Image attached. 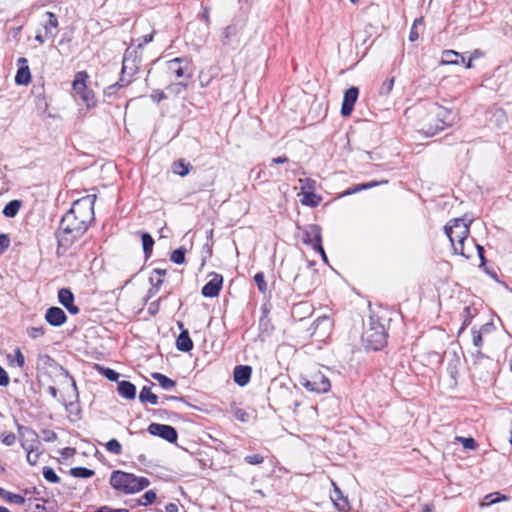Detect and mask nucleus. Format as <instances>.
<instances>
[{
	"mask_svg": "<svg viewBox=\"0 0 512 512\" xmlns=\"http://www.w3.org/2000/svg\"><path fill=\"white\" fill-rule=\"evenodd\" d=\"M93 199L83 198L73 203L71 209L62 217L55 235L58 242V251L69 248L76 240L81 238L88 229L89 223L94 219Z\"/></svg>",
	"mask_w": 512,
	"mask_h": 512,
	"instance_id": "f257e3e1",
	"label": "nucleus"
},
{
	"mask_svg": "<svg viewBox=\"0 0 512 512\" xmlns=\"http://www.w3.org/2000/svg\"><path fill=\"white\" fill-rule=\"evenodd\" d=\"M111 486L125 494L137 493L150 485L146 477H139L120 470L113 471L110 477Z\"/></svg>",
	"mask_w": 512,
	"mask_h": 512,
	"instance_id": "f03ea898",
	"label": "nucleus"
},
{
	"mask_svg": "<svg viewBox=\"0 0 512 512\" xmlns=\"http://www.w3.org/2000/svg\"><path fill=\"white\" fill-rule=\"evenodd\" d=\"M451 112L446 107L432 104L426 118L423 120L421 131L426 136H434L449 125L448 118Z\"/></svg>",
	"mask_w": 512,
	"mask_h": 512,
	"instance_id": "7ed1b4c3",
	"label": "nucleus"
},
{
	"mask_svg": "<svg viewBox=\"0 0 512 512\" xmlns=\"http://www.w3.org/2000/svg\"><path fill=\"white\" fill-rule=\"evenodd\" d=\"M470 223L471 220L455 218L450 220L444 227L445 234L449 238L454 250L461 255H465L463 252V245L469 235Z\"/></svg>",
	"mask_w": 512,
	"mask_h": 512,
	"instance_id": "20e7f679",
	"label": "nucleus"
},
{
	"mask_svg": "<svg viewBox=\"0 0 512 512\" xmlns=\"http://www.w3.org/2000/svg\"><path fill=\"white\" fill-rule=\"evenodd\" d=\"M364 339L367 347L372 350H379L386 344L387 333L379 320L370 318V327L364 332Z\"/></svg>",
	"mask_w": 512,
	"mask_h": 512,
	"instance_id": "39448f33",
	"label": "nucleus"
},
{
	"mask_svg": "<svg viewBox=\"0 0 512 512\" xmlns=\"http://www.w3.org/2000/svg\"><path fill=\"white\" fill-rule=\"evenodd\" d=\"M18 431L21 437L25 439L21 441V447L27 452V462L34 466L37 464L40 453L34 443L37 442V433L29 427L18 426Z\"/></svg>",
	"mask_w": 512,
	"mask_h": 512,
	"instance_id": "423d86ee",
	"label": "nucleus"
},
{
	"mask_svg": "<svg viewBox=\"0 0 512 512\" xmlns=\"http://www.w3.org/2000/svg\"><path fill=\"white\" fill-rule=\"evenodd\" d=\"M140 64L141 54L139 51L136 48L128 47L123 56L121 81H126V84H128L130 78L138 72Z\"/></svg>",
	"mask_w": 512,
	"mask_h": 512,
	"instance_id": "0eeeda50",
	"label": "nucleus"
},
{
	"mask_svg": "<svg viewBox=\"0 0 512 512\" xmlns=\"http://www.w3.org/2000/svg\"><path fill=\"white\" fill-rule=\"evenodd\" d=\"M189 61L184 57H176L167 62L168 72L171 76L176 79H186L189 80L192 78V71L189 70Z\"/></svg>",
	"mask_w": 512,
	"mask_h": 512,
	"instance_id": "6e6552de",
	"label": "nucleus"
},
{
	"mask_svg": "<svg viewBox=\"0 0 512 512\" xmlns=\"http://www.w3.org/2000/svg\"><path fill=\"white\" fill-rule=\"evenodd\" d=\"M302 385L311 392L326 393L331 388L330 380L320 371L312 374L310 378L304 379Z\"/></svg>",
	"mask_w": 512,
	"mask_h": 512,
	"instance_id": "1a4fd4ad",
	"label": "nucleus"
},
{
	"mask_svg": "<svg viewBox=\"0 0 512 512\" xmlns=\"http://www.w3.org/2000/svg\"><path fill=\"white\" fill-rule=\"evenodd\" d=\"M147 431L153 435L158 436L169 443H175L178 439V433L176 429L167 424L151 423Z\"/></svg>",
	"mask_w": 512,
	"mask_h": 512,
	"instance_id": "9d476101",
	"label": "nucleus"
},
{
	"mask_svg": "<svg viewBox=\"0 0 512 512\" xmlns=\"http://www.w3.org/2000/svg\"><path fill=\"white\" fill-rule=\"evenodd\" d=\"M359 89L355 86L350 87L344 92L342 106H341V115L343 117H348L351 115L354 105L358 99Z\"/></svg>",
	"mask_w": 512,
	"mask_h": 512,
	"instance_id": "9b49d317",
	"label": "nucleus"
},
{
	"mask_svg": "<svg viewBox=\"0 0 512 512\" xmlns=\"http://www.w3.org/2000/svg\"><path fill=\"white\" fill-rule=\"evenodd\" d=\"M303 242L312 248L320 247L322 243L321 227L316 224L308 225L303 231Z\"/></svg>",
	"mask_w": 512,
	"mask_h": 512,
	"instance_id": "f8f14e48",
	"label": "nucleus"
},
{
	"mask_svg": "<svg viewBox=\"0 0 512 512\" xmlns=\"http://www.w3.org/2000/svg\"><path fill=\"white\" fill-rule=\"evenodd\" d=\"M223 284V277L220 274H214L213 277L203 286L202 295L207 298L217 297Z\"/></svg>",
	"mask_w": 512,
	"mask_h": 512,
	"instance_id": "ddd939ff",
	"label": "nucleus"
},
{
	"mask_svg": "<svg viewBox=\"0 0 512 512\" xmlns=\"http://www.w3.org/2000/svg\"><path fill=\"white\" fill-rule=\"evenodd\" d=\"M45 320L53 327H60L67 321V316L60 307L52 306L46 310Z\"/></svg>",
	"mask_w": 512,
	"mask_h": 512,
	"instance_id": "4468645a",
	"label": "nucleus"
},
{
	"mask_svg": "<svg viewBox=\"0 0 512 512\" xmlns=\"http://www.w3.org/2000/svg\"><path fill=\"white\" fill-rule=\"evenodd\" d=\"M58 301L70 314L76 315L79 313L78 306L74 304V295L69 288H61L58 291Z\"/></svg>",
	"mask_w": 512,
	"mask_h": 512,
	"instance_id": "2eb2a0df",
	"label": "nucleus"
},
{
	"mask_svg": "<svg viewBox=\"0 0 512 512\" xmlns=\"http://www.w3.org/2000/svg\"><path fill=\"white\" fill-rule=\"evenodd\" d=\"M301 183H305V185H302V199L301 203L306 206L315 207L319 204L320 198L312 191L307 190L308 188L311 189L314 182L310 179H300Z\"/></svg>",
	"mask_w": 512,
	"mask_h": 512,
	"instance_id": "dca6fc26",
	"label": "nucleus"
},
{
	"mask_svg": "<svg viewBox=\"0 0 512 512\" xmlns=\"http://www.w3.org/2000/svg\"><path fill=\"white\" fill-rule=\"evenodd\" d=\"M252 369L248 365L236 366L233 373L235 383L239 386H245L250 381Z\"/></svg>",
	"mask_w": 512,
	"mask_h": 512,
	"instance_id": "f3484780",
	"label": "nucleus"
},
{
	"mask_svg": "<svg viewBox=\"0 0 512 512\" xmlns=\"http://www.w3.org/2000/svg\"><path fill=\"white\" fill-rule=\"evenodd\" d=\"M221 42L224 46H231L239 43L238 28L236 25H229L223 29Z\"/></svg>",
	"mask_w": 512,
	"mask_h": 512,
	"instance_id": "a211bd4d",
	"label": "nucleus"
},
{
	"mask_svg": "<svg viewBox=\"0 0 512 512\" xmlns=\"http://www.w3.org/2000/svg\"><path fill=\"white\" fill-rule=\"evenodd\" d=\"M117 391L119 395L128 400H133L136 397V386L127 380L118 381Z\"/></svg>",
	"mask_w": 512,
	"mask_h": 512,
	"instance_id": "6ab92c4d",
	"label": "nucleus"
},
{
	"mask_svg": "<svg viewBox=\"0 0 512 512\" xmlns=\"http://www.w3.org/2000/svg\"><path fill=\"white\" fill-rule=\"evenodd\" d=\"M492 327H493V324L487 323V324L482 325L480 330H476L475 328H472V330H471L472 342H473V345L477 348V354H479V355L481 354V346H482V342H483L482 335L484 333H489L491 331Z\"/></svg>",
	"mask_w": 512,
	"mask_h": 512,
	"instance_id": "aec40b11",
	"label": "nucleus"
},
{
	"mask_svg": "<svg viewBox=\"0 0 512 512\" xmlns=\"http://www.w3.org/2000/svg\"><path fill=\"white\" fill-rule=\"evenodd\" d=\"M45 15L48 17L47 22L43 24V29L45 32L46 37H55L56 36V30L58 28V20L56 15L53 12L47 11Z\"/></svg>",
	"mask_w": 512,
	"mask_h": 512,
	"instance_id": "412c9836",
	"label": "nucleus"
},
{
	"mask_svg": "<svg viewBox=\"0 0 512 512\" xmlns=\"http://www.w3.org/2000/svg\"><path fill=\"white\" fill-rule=\"evenodd\" d=\"M176 348L182 352H190L193 349V341L188 330H182L176 339Z\"/></svg>",
	"mask_w": 512,
	"mask_h": 512,
	"instance_id": "4be33fe9",
	"label": "nucleus"
},
{
	"mask_svg": "<svg viewBox=\"0 0 512 512\" xmlns=\"http://www.w3.org/2000/svg\"><path fill=\"white\" fill-rule=\"evenodd\" d=\"M442 64L459 65L465 63V58L454 50H445L442 53Z\"/></svg>",
	"mask_w": 512,
	"mask_h": 512,
	"instance_id": "5701e85b",
	"label": "nucleus"
},
{
	"mask_svg": "<svg viewBox=\"0 0 512 512\" xmlns=\"http://www.w3.org/2000/svg\"><path fill=\"white\" fill-rule=\"evenodd\" d=\"M31 81V73L28 65H22L18 68L15 76L17 85H28Z\"/></svg>",
	"mask_w": 512,
	"mask_h": 512,
	"instance_id": "b1692460",
	"label": "nucleus"
},
{
	"mask_svg": "<svg viewBox=\"0 0 512 512\" xmlns=\"http://www.w3.org/2000/svg\"><path fill=\"white\" fill-rule=\"evenodd\" d=\"M151 376L165 390H170L176 386V381L170 379L169 377H167L166 375H164L162 373L155 372V373H152Z\"/></svg>",
	"mask_w": 512,
	"mask_h": 512,
	"instance_id": "393cba45",
	"label": "nucleus"
},
{
	"mask_svg": "<svg viewBox=\"0 0 512 512\" xmlns=\"http://www.w3.org/2000/svg\"><path fill=\"white\" fill-rule=\"evenodd\" d=\"M139 400L141 403H150L152 405L158 404V396L151 392L150 387L144 386L139 394Z\"/></svg>",
	"mask_w": 512,
	"mask_h": 512,
	"instance_id": "a878e982",
	"label": "nucleus"
},
{
	"mask_svg": "<svg viewBox=\"0 0 512 512\" xmlns=\"http://www.w3.org/2000/svg\"><path fill=\"white\" fill-rule=\"evenodd\" d=\"M20 207H21V201L11 200L4 206L2 213L5 217L13 218L19 212Z\"/></svg>",
	"mask_w": 512,
	"mask_h": 512,
	"instance_id": "bb28decb",
	"label": "nucleus"
},
{
	"mask_svg": "<svg viewBox=\"0 0 512 512\" xmlns=\"http://www.w3.org/2000/svg\"><path fill=\"white\" fill-rule=\"evenodd\" d=\"M188 88V83L185 80H181L178 82H172L166 87V91L174 96H178Z\"/></svg>",
	"mask_w": 512,
	"mask_h": 512,
	"instance_id": "cd10ccee",
	"label": "nucleus"
},
{
	"mask_svg": "<svg viewBox=\"0 0 512 512\" xmlns=\"http://www.w3.org/2000/svg\"><path fill=\"white\" fill-rule=\"evenodd\" d=\"M141 239H142V246H143V252L145 254V257L149 258L152 254L154 239L147 232H143L141 234Z\"/></svg>",
	"mask_w": 512,
	"mask_h": 512,
	"instance_id": "c85d7f7f",
	"label": "nucleus"
},
{
	"mask_svg": "<svg viewBox=\"0 0 512 512\" xmlns=\"http://www.w3.org/2000/svg\"><path fill=\"white\" fill-rule=\"evenodd\" d=\"M166 275L165 269L156 268L153 270L152 275L150 276V283L154 287L160 288L163 284V277Z\"/></svg>",
	"mask_w": 512,
	"mask_h": 512,
	"instance_id": "c756f323",
	"label": "nucleus"
},
{
	"mask_svg": "<svg viewBox=\"0 0 512 512\" xmlns=\"http://www.w3.org/2000/svg\"><path fill=\"white\" fill-rule=\"evenodd\" d=\"M507 497L502 495L501 493L499 492H493V493H490V494H487L483 501L481 502V506H490V505H493V504H496L498 502H501L503 500H506Z\"/></svg>",
	"mask_w": 512,
	"mask_h": 512,
	"instance_id": "7c9ffc66",
	"label": "nucleus"
},
{
	"mask_svg": "<svg viewBox=\"0 0 512 512\" xmlns=\"http://www.w3.org/2000/svg\"><path fill=\"white\" fill-rule=\"evenodd\" d=\"M191 165L189 163H185L184 160L179 159L173 163V171L174 173L180 176H186L190 172Z\"/></svg>",
	"mask_w": 512,
	"mask_h": 512,
	"instance_id": "2f4dec72",
	"label": "nucleus"
},
{
	"mask_svg": "<svg viewBox=\"0 0 512 512\" xmlns=\"http://www.w3.org/2000/svg\"><path fill=\"white\" fill-rule=\"evenodd\" d=\"M96 369L98 370V372L100 374L105 376L109 381L118 383L119 373L116 372L115 370L108 368V367L98 365V364H96Z\"/></svg>",
	"mask_w": 512,
	"mask_h": 512,
	"instance_id": "473e14b6",
	"label": "nucleus"
},
{
	"mask_svg": "<svg viewBox=\"0 0 512 512\" xmlns=\"http://www.w3.org/2000/svg\"><path fill=\"white\" fill-rule=\"evenodd\" d=\"M70 474L73 477H77V478H90L95 474V472L86 467H74V468H71Z\"/></svg>",
	"mask_w": 512,
	"mask_h": 512,
	"instance_id": "72a5a7b5",
	"label": "nucleus"
},
{
	"mask_svg": "<svg viewBox=\"0 0 512 512\" xmlns=\"http://www.w3.org/2000/svg\"><path fill=\"white\" fill-rule=\"evenodd\" d=\"M185 248L184 247H180L176 250H174L172 253H171V261L174 262L175 264L177 265H181L185 262Z\"/></svg>",
	"mask_w": 512,
	"mask_h": 512,
	"instance_id": "f704fd0d",
	"label": "nucleus"
},
{
	"mask_svg": "<svg viewBox=\"0 0 512 512\" xmlns=\"http://www.w3.org/2000/svg\"><path fill=\"white\" fill-rule=\"evenodd\" d=\"M42 473H43V477L45 478L46 481L51 482V483H59L60 482V477L56 474V472L54 471L53 468L45 466L43 468Z\"/></svg>",
	"mask_w": 512,
	"mask_h": 512,
	"instance_id": "c9c22d12",
	"label": "nucleus"
},
{
	"mask_svg": "<svg viewBox=\"0 0 512 512\" xmlns=\"http://www.w3.org/2000/svg\"><path fill=\"white\" fill-rule=\"evenodd\" d=\"M464 320H463V324L460 328V332L467 326L469 325V323L471 322V320L474 318L475 314H476V309L475 308H472L471 306H466L464 308Z\"/></svg>",
	"mask_w": 512,
	"mask_h": 512,
	"instance_id": "e433bc0d",
	"label": "nucleus"
},
{
	"mask_svg": "<svg viewBox=\"0 0 512 512\" xmlns=\"http://www.w3.org/2000/svg\"><path fill=\"white\" fill-rule=\"evenodd\" d=\"M105 446L107 451L110 453L115 455H120L122 453V446L117 439H110Z\"/></svg>",
	"mask_w": 512,
	"mask_h": 512,
	"instance_id": "4c0bfd02",
	"label": "nucleus"
},
{
	"mask_svg": "<svg viewBox=\"0 0 512 512\" xmlns=\"http://www.w3.org/2000/svg\"><path fill=\"white\" fill-rule=\"evenodd\" d=\"M9 503H14L17 505H23L25 503V498L20 494H15L7 491L4 498Z\"/></svg>",
	"mask_w": 512,
	"mask_h": 512,
	"instance_id": "58836bf2",
	"label": "nucleus"
},
{
	"mask_svg": "<svg viewBox=\"0 0 512 512\" xmlns=\"http://www.w3.org/2000/svg\"><path fill=\"white\" fill-rule=\"evenodd\" d=\"M156 499V493L153 490L146 491L139 499V505L147 506L153 503Z\"/></svg>",
	"mask_w": 512,
	"mask_h": 512,
	"instance_id": "ea45409f",
	"label": "nucleus"
},
{
	"mask_svg": "<svg viewBox=\"0 0 512 512\" xmlns=\"http://www.w3.org/2000/svg\"><path fill=\"white\" fill-rule=\"evenodd\" d=\"M82 75H83V73H78L75 80L73 81V84H72L73 89L78 94H82V92H84L87 89L84 79L80 78Z\"/></svg>",
	"mask_w": 512,
	"mask_h": 512,
	"instance_id": "a19ab883",
	"label": "nucleus"
},
{
	"mask_svg": "<svg viewBox=\"0 0 512 512\" xmlns=\"http://www.w3.org/2000/svg\"><path fill=\"white\" fill-rule=\"evenodd\" d=\"M422 24H423V18L422 17L417 18V19L414 20L413 25H412V27L410 29V33H409V40L411 42H414V41L418 40L419 34H418V31H417V26L418 25H422Z\"/></svg>",
	"mask_w": 512,
	"mask_h": 512,
	"instance_id": "79ce46f5",
	"label": "nucleus"
},
{
	"mask_svg": "<svg viewBox=\"0 0 512 512\" xmlns=\"http://www.w3.org/2000/svg\"><path fill=\"white\" fill-rule=\"evenodd\" d=\"M254 281L259 289L260 292L265 293L267 290V284L265 281L264 273L258 272L254 276Z\"/></svg>",
	"mask_w": 512,
	"mask_h": 512,
	"instance_id": "37998d69",
	"label": "nucleus"
},
{
	"mask_svg": "<svg viewBox=\"0 0 512 512\" xmlns=\"http://www.w3.org/2000/svg\"><path fill=\"white\" fill-rule=\"evenodd\" d=\"M127 85L126 82L124 83V81H119V82H116L110 86H108L105 90H104V94L108 97H112L113 95L116 94L117 90L123 86Z\"/></svg>",
	"mask_w": 512,
	"mask_h": 512,
	"instance_id": "c03bdc74",
	"label": "nucleus"
},
{
	"mask_svg": "<svg viewBox=\"0 0 512 512\" xmlns=\"http://www.w3.org/2000/svg\"><path fill=\"white\" fill-rule=\"evenodd\" d=\"M244 461L250 465H259L263 463L264 457L260 454L247 455L244 457Z\"/></svg>",
	"mask_w": 512,
	"mask_h": 512,
	"instance_id": "a18cd8bd",
	"label": "nucleus"
},
{
	"mask_svg": "<svg viewBox=\"0 0 512 512\" xmlns=\"http://www.w3.org/2000/svg\"><path fill=\"white\" fill-rule=\"evenodd\" d=\"M27 333L31 338L36 339L45 334V328L44 326L31 327L27 329Z\"/></svg>",
	"mask_w": 512,
	"mask_h": 512,
	"instance_id": "49530a36",
	"label": "nucleus"
},
{
	"mask_svg": "<svg viewBox=\"0 0 512 512\" xmlns=\"http://www.w3.org/2000/svg\"><path fill=\"white\" fill-rule=\"evenodd\" d=\"M457 440L462 443V446L465 449L473 450L477 446L475 440L472 437H467V438H465V437H457Z\"/></svg>",
	"mask_w": 512,
	"mask_h": 512,
	"instance_id": "de8ad7c7",
	"label": "nucleus"
},
{
	"mask_svg": "<svg viewBox=\"0 0 512 512\" xmlns=\"http://www.w3.org/2000/svg\"><path fill=\"white\" fill-rule=\"evenodd\" d=\"M393 86H394V78L385 80L381 86L380 93L382 95L389 94L392 91Z\"/></svg>",
	"mask_w": 512,
	"mask_h": 512,
	"instance_id": "09e8293b",
	"label": "nucleus"
},
{
	"mask_svg": "<svg viewBox=\"0 0 512 512\" xmlns=\"http://www.w3.org/2000/svg\"><path fill=\"white\" fill-rule=\"evenodd\" d=\"M1 441H2V443L4 445L11 446L16 441V435L14 433H12V432H10V433H3Z\"/></svg>",
	"mask_w": 512,
	"mask_h": 512,
	"instance_id": "8fccbe9b",
	"label": "nucleus"
},
{
	"mask_svg": "<svg viewBox=\"0 0 512 512\" xmlns=\"http://www.w3.org/2000/svg\"><path fill=\"white\" fill-rule=\"evenodd\" d=\"M42 435L45 442H54L57 440V434L52 430L44 429L42 430Z\"/></svg>",
	"mask_w": 512,
	"mask_h": 512,
	"instance_id": "3c124183",
	"label": "nucleus"
},
{
	"mask_svg": "<svg viewBox=\"0 0 512 512\" xmlns=\"http://www.w3.org/2000/svg\"><path fill=\"white\" fill-rule=\"evenodd\" d=\"M10 245V238L7 234H0V254H2Z\"/></svg>",
	"mask_w": 512,
	"mask_h": 512,
	"instance_id": "603ef678",
	"label": "nucleus"
},
{
	"mask_svg": "<svg viewBox=\"0 0 512 512\" xmlns=\"http://www.w3.org/2000/svg\"><path fill=\"white\" fill-rule=\"evenodd\" d=\"M15 363L20 368H23L25 365V357L19 348L15 350Z\"/></svg>",
	"mask_w": 512,
	"mask_h": 512,
	"instance_id": "864d4df0",
	"label": "nucleus"
},
{
	"mask_svg": "<svg viewBox=\"0 0 512 512\" xmlns=\"http://www.w3.org/2000/svg\"><path fill=\"white\" fill-rule=\"evenodd\" d=\"M10 382L8 373L6 370L0 365V386H8Z\"/></svg>",
	"mask_w": 512,
	"mask_h": 512,
	"instance_id": "5fc2aeb1",
	"label": "nucleus"
},
{
	"mask_svg": "<svg viewBox=\"0 0 512 512\" xmlns=\"http://www.w3.org/2000/svg\"><path fill=\"white\" fill-rule=\"evenodd\" d=\"M81 96H82V99L84 100V102L87 104V106H90L92 104V101H93L92 91H89L88 89H86L84 92H82Z\"/></svg>",
	"mask_w": 512,
	"mask_h": 512,
	"instance_id": "6e6d98bb",
	"label": "nucleus"
},
{
	"mask_svg": "<svg viewBox=\"0 0 512 512\" xmlns=\"http://www.w3.org/2000/svg\"><path fill=\"white\" fill-rule=\"evenodd\" d=\"M160 300L161 298L150 303L148 307L149 314L155 315L159 311Z\"/></svg>",
	"mask_w": 512,
	"mask_h": 512,
	"instance_id": "4d7b16f0",
	"label": "nucleus"
},
{
	"mask_svg": "<svg viewBox=\"0 0 512 512\" xmlns=\"http://www.w3.org/2000/svg\"><path fill=\"white\" fill-rule=\"evenodd\" d=\"M211 79H212L211 76L206 77L204 71L200 72V74H199V81H200L201 87H203V88L207 87L209 85V83L211 82Z\"/></svg>",
	"mask_w": 512,
	"mask_h": 512,
	"instance_id": "13d9d810",
	"label": "nucleus"
},
{
	"mask_svg": "<svg viewBox=\"0 0 512 512\" xmlns=\"http://www.w3.org/2000/svg\"><path fill=\"white\" fill-rule=\"evenodd\" d=\"M153 37H154V31L150 34L144 35L142 37V41L138 44V47L136 49L137 50L141 49L145 44L150 43L153 40Z\"/></svg>",
	"mask_w": 512,
	"mask_h": 512,
	"instance_id": "bf43d9fd",
	"label": "nucleus"
},
{
	"mask_svg": "<svg viewBox=\"0 0 512 512\" xmlns=\"http://www.w3.org/2000/svg\"><path fill=\"white\" fill-rule=\"evenodd\" d=\"M477 252L480 259V267L485 266L486 264V258L484 256V248L481 245H477Z\"/></svg>",
	"mask_w": 512,
	"mask_h": 512,
	"instance_id": "052dcab7",
	"label": "nucleus"
},
{
	"mask_svg": "<svg viewBox=\"0 0 512 512\" xmlns=\"http://www.w3.org/2000/svg\"><path fill=\"white\" fill-rule=\"evenodd\" d=\"M382 183H387V181H381V182L372 181V182L362 183L361 188H362V190L370 189V188L376 187Z\"/></svg>",
	"mask_w": 512,
	"mask_h": 512,
	"instance_id": "680f3d73",
	"label": "nucleus"
},
{
	"mask_svg": "<svg viewBox=\"0 0 512 512\" xmlns=\"http://www.w3.org/2000/svg\"><path fill=\"white\" fill-rule=\"evenodd\" d=\"M362 191V188H361V184H358V185H355L351 188H349L348 190H346L343 195L346 196V195H351V194H354V193H357V192H360Z\"/></svg>",
	"mask_w": 512,
	"mask_h": 512,
	"instance_id": "e2e57ef3",
	"label": "nucleus"
},
{
	"mask_svg": "<svg viewBox=\"0 0 512 512\" xmlns=\"http://www.w3.org/2000/svg\"><path fill=\"white\" fill-rule=\"evenodd\" d=\"M235 416L238 420L242 421V422H245L247 420V416L248 414L243 411V410H238L236 413H235Z\"/></svg>",
	"mask_w": 512,
	"mask_h": 512,
	"instance_id": "0e129e2a",
	"label": "nucleus"
},
{
	"mask_svg": "<svg viewBox=\"0 0 512 512\" xmlns=\"http://www.w3.org/2000/svg\"><path fill=\"white\" fill-rule=\"evenodd\" d=\"M305 277H306V273H299L298 275L295 276L294 283L298 286H302V283H303Z\"/></svg>",
	"mask_w": 512,
	"mask_h": 512,
	"instance_id": "69168bd1",
	"label": "nucleus"
},
{
	"mask_svg": "<svg viewBox=\"0 0 512 512\" xmlns=\"http://www.w3.org/2000/svg\"><path fill=\"white\" fill-rule=\"evenodd\" d=\"M271 161L273 164H284V163H287L289 160L286 156H279V157L273 158Z\"/></svg>",
	"mask_w": 512,
	"mask_h": 512,
	"instance_id": "338daca9",
	"label": "nucleus"
},
{
	"mask_svg": "<svg viewBox=\"0 0 512 512\" xmlns=\"http://www.w3.org/2000/svg\"><path fill=\"white\" fill-rule=\"evenodd\" d=\"M167 512H178V505L175 503H169L165 507Z\"/></svg>",
	"mask_w": 512,
	"mask_h": 512,
	"instance_id": "774afa93",
	"label": "nucleus"
}]
</instances>
